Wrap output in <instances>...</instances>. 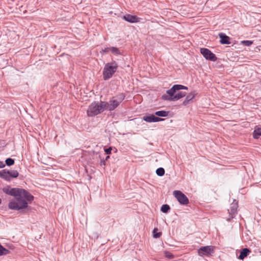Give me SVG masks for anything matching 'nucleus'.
Segmentation results:
<instances>
[{
	"label": "nucleus",
	"mask_w": 261,
	"mask_h": 261,
	"mask_svg": "<svg viewBox=\"0 0 261 261\" xmlns=\"http://www.w3.org/2000/svg\"><path fill=\"white\" fill-rule=\"evenodd\" d=\"M3 192L15 197L10 200L8 207L12 210H20L28 206V202L31 203L34 200V196L25 189L18 188H4Z\"/></svg>",
	"instance_id": "1"
},
{
	"label": "nucleus",
	"mask_w": 261,
	"mask_h": 261,
	"mask_svg": "<svg viewBox=\"0 0 261 261\" xmlns=\"http://www.w3.org/2000/svg\"><path fill=\"white\" fill-rule=\"evenodd\" d=\"M182 89L188 90V88L182 85H174L162 96V99L169 101L178 100L186 95V92L179 91Z\"/></svg>",
	"instance_id": "2"
},
{
	"label": "nucleus",
	"mask_w": 261,
	"mask_h": 261,
	"mask_svg": "<svg viewBox=\"0 0 261 261\" xmlns=\"http://www.w3.org/2000/svg\"><path fill=\"white\" fill-rule=\"evenodd\" d=\"M103 101H94L89 106L87 113L89 117H94L102 113L106 109Z\"/></svg>",
	"instance_id": "3"
},
{
	"label": "nucleus",
	"mask_w": 261,
	"mask_h": 261,
	"mask_svg": "<svg viewBox=\"0 0 261 261\" xmlns=\"http://www.w3.org/2000/svg\"><path fill=\"white\" fill-rule=\"evenodd\" d=\"M118 67V63L115 61L106 64L102 71L103 79L107 81L111 79L116 72Z\"/></svg>",
	"instance_id": "4"
},
{
	"label": "nucleus",
	"mask_w": 261,
	"mask_h": 261,
	"mask_svg": "<svg viewBox=\"0 0 261 261\" xmlns=\"http://www.w3.org/2000/svg\"><path fill=\"white\" fill-rule=\"evenodd\" d=\"M214 253V247L212 246L201 247L198 250V254L200 256H210Z\"/></svg>",
	"instance_id": "5"
},
{
	"label": "nucleus",
	"mask_w": 261,
	"mask_h": 261,
	"mask_svg": "<svg viewBox=\"0 0 261 261\" xmlns=\"http://www.w3.org/2000/svg\"><path fill=\"white\" fill-rule=\"evenodd\" d=\"M173 195L180 204L187 205L189 203L188 197L181 191H174Z\"/></svg>",
	"instance_id": "6"
},
{
	"label": "nucleus",
	"mask_w": 261,
	"mask_h": 261,
	"mask_svg": "<svg viewBox=\"0 0 261 261\" xmlns=\"http://www.w3.org/2000/svg\"><path fill=\"white\" fill-rule=\"evenodd\" d=\"M200 51V53L206 60L211 61H216L217 60V58L216 55L210 49L206 48H201Z\"/></svg>",
	"instance_id": "7"
},
{
	"label": "nucleus",
	"mask_w": 261,
	"mask_h": 261,
	"mask_svg": "<svg viewBox=\"0 0 261 261\" xmlns=\"http://www.w3.org/2000/svg\"><path fill=\"white\" fill-rule=\"evenodd\" d=\"M103 102L105 109L110 111H113L119 105L113 98L109 102L103 101Z\"/></svg>",
	"instance_id": "8"
},
{
	"label": "nucleus",
	"mask_w": 261,
	"mask_h": 261,
	"mask_svg": "<svg viewBox=\"0 0 261 261\" xmlns=\"http://www.w3.org/2000/svg\"><path fill=\"white\" fill-rule=\"evenodd\" d=\"M155 114H149L143 117L142 119L147 122H156L162 121L164 120L163 118H160L155 116Z\"/></svg>",
	"instance_id": "9"
},
{
	"label": "nucleus",
	"mask_w": 261,
	"mask_h": 261,
	"mask_svg": "<svg viewBox=\"0 0 261 261\" xmlns=\"http://www.w3.org/2000/svg\"><path fill=\"white\" fill-rule=\"evenodd\" d=\"M237 203H232L231 204L230 209L228 210L229 214V217L227 219V221H230L231 219L234 218L237 213Z\"/></svg>",
	"instance_id": "10"
},
{
	"label": "nucleus",
	"mask_w": 261,
	"mask_h": 261,
	"mask_svg": "<svg viewBox=\"0 0 261 261\" xmlns=\"http://www.w3.org/2000/svg\"><path fill=\"white\" fill-rule=\"evenodd\" d=\"M123 19L130 23L138 22L139 21V18L135 15H132L130 14L124 15Z\"/></svg>",
	"instance_id": "11"
},
{
	"label": "nucleus",
	"mask_w": 261,
	"mask_h": 261,
	"mask_svg": "<svg viewBox=\"0 0 261 261\" xmlns=\"http://www.w3.org/2000/svg\"><path fill=\"white\" fill-rule=\"evenodd\" d=\"M218 35L219 38H220V42L222 44H230L229 37L227 36L226 35H225L224 33H220Z\"/></svg>",
	"instance_id": "12"
},
{
	"label": "nucleus",
	"mask_w": 261,
	"mask_h": 261,
	"mask_svg": "<svg viewBox=\"0 0 261 261\" xmlns=\"http://www.w3.org/2000/svg\"><path fill=\"white\" fill-rule=\"evenodd\" d=\"M197 94V93L195 91H193L188 94L183 101L182 104L184 106L187 105L191 100H192L195 96Z\"/></svg>",
	"instance_id": "13"
},
{
	"label": "nucleus",
	"mask_w": 261,
	"mask_h": 261,
	"mask_svg": "<svg viewBox=\"0 0 261 261\" xmlns=\"http://www.w3.org/2000/svg\"><path fill=\"white\" fill-rule=\"evenodd\" d=\"M250 252V250L249 249L247 248H243L240 252V255L238 257V258L241 260L244 259Z\"/></svg>",
	"instance_id": "14"
},
{
	"label": "nucleus",
	"mask_w": 261,
	"mask_h": 261,
	"mask_svg": "<svg viewBox=\"0 0 261 261\" xmlns=\"http://www.w3.org/2000/svg\"><path fill=\"white\" fill-rule=\"evenodd\" d=\"M9 170L6 169L2 170L0 171V177L7 180L10 181V178L9 176Z\"/></svg>",
	"instance_id": "15"
},
{
	"label": "nucleus",
	"mask_w": 261,
	"mask_h": 261,
	"mask_svg": "<svg viewBox=\"0 0 261 261\" xmlns=\"http://www.w3.org/2000/svg\"><path fill=\"white\" fill-rule=\"evenodd\" d=\"M124 98L125 95L122 93H120L116 95V96L113 97V98H114V99H115L119 105L124 99Z\"/></svg>",
	"instance_id": "16"
},
{
	"label": "nucleus",
	"mask_w": 261,
	"mask_h": 261,
	"mask_svg": "<svg viewBox=\"0 0 261 261\" xmlns=\"http://www.w3.org/2000/svg\"><path fill=\"white\" fill-rule=\"evenodd\" d=\"M169 112L168 111L162 110L155 112L154 113V114L159 117H164L168 116L169 115Z\"/></svg>",
	"instance_id": "17"
},
{
	"label": "nucleus",
	"mask_w": 261,
	"mask_h": 261,
	"mask_svg": "<svg viewBox=\"0 0 261 261\" xmlns=\"http://www.w3.org/2000/svg\"><path fill=\"white\" fill-rule=\"evenodd\" d=\"M261 136V128L255 129L253 132V137L254 139H257Z\"/></svg>",
	"instance_id": "18"
},
{
	"label": "nucleus",
	"mask_w": 261,
	"mask_h": 261,
	"mask_svg": "<svg viewBox=\"0 0 261 261\" xmlns=\"http://www.w3.org/2000/svg\"><path fill=\"white\" fill-rule=\"evenodd\" d=\"M9 178H16L19 175V173L17 170H9Z\"/></svg>",
	"instance_id": "19"
},
{
	"label": "nucleus",
	"mask_w": 261,
	"mask_h": 261,
	"mask_svg": "<svg viewBox=\"0 0 261 261\" xmlns=\"http://www.w3.org/2000/svg\"><path fill=\"white\" fill-rule=\"evenodd\" d=\"M9 253V250L4 248L1 244H0V256L6 255Z\"/></svg>",
	"instance_id": "20"
},
{
	"label": "nucleus",
	"mask_w": 261,
	"mask_h": 261,
	"mask_svg": "<svg viewBox=\"0 0 261 261\" xmlns=\"http://www.w3.org/2000/svg\"><path fill=\"white\" fill-rule=\"evenodd\" d=\"M111 52L115 55L121 54V53L118 48L113 46L111 47Z\"/></svg>",
	"instance_id": "21"
},
{
	"label": "nucleus",
	"mask_w": 261,
	"mask_h": 261,
	"mask_svg": "<svg viewBox=\"0 0 261 261\" xmlns=\"http://www.w3.org/2000/svg\"><path fill=\"white\" fill-rule=\"evenodd\" d=\"M170 207L168 204H163L161 208V211L164 213H167L170 210Z\"/></svg>",
	"instance_id": "22"
},
{
	"label": "nucleus",
	"mask_w": 261,
	"mask_h": 261,
	"mask_svg": "<svg viewBox=\"0 0 261 261\" xmlns=\"http://www.w3.org/2000/svg\"><path fill=\"white\" fill-rule=\"evenodd\" d=\"M156 173L158 176H162L165 174V170L163 168L160 167L156 170Z\"/></svg>",
	"instance_id": "23"
},
{
	"label": "nucleus",
	"mask_w": 261,
	"mask_h": 261,
	"mask_svg": "<svg viewBox=\"0 0 261 261\" xmlns=\"http://www.w3.org/2000/svg\"><path fill=\"white\" fill-rule=\"evenodd\" d=\"M14 164V160L10 158H7L5 161V165L11 166Z\"/></svg>",
	"instance_id": "24"
},
{
	"label": "nucleus",
	"mask_w": 261,
	"mask_h": 261,
	"mask_svg": "<svg viewBox=\"0 0 261 261\" xmlns=\"http://www.w3.org/2000/svg\"><path fill=\"white\" fill-rule=\"evenodd\" d=\"M157 231H158V229L156 228H155L153 230V237L154 238H158L161 236L162 233L160 232H156Z\"/></svg>",
	"instance_id": "25"
},
{
	"label": "nucleus",
	"mask_w": 261,
	"mask_h": 261,
	"mask_svg": "<svg viewBox=\"0 0 261 261\" xmlns=\"http://www.w3.org/2000/svg\"><path fill=\"white\" fill-rule=\"evenodd\" d=\"M253 41H250V40H244L241 42V44L246 46H249L251 44H252Z\"/></svg>",
	"instance_id": "26"
},
{
	"label": "nucleus",
	"mask_w": 261,
	"mask_h": 261,
	"mask_svg": "<svg viewBox=\"0 0 261 261\" xmlns=\"http://www.w3.org/2000/svg\"><path fill=\"white\" fill-rule=\"evenodd\" d=\"M111 51V47H106L102 49L100 53L101 55H105Z\"/></svg>",
	"instance_id": "27"
},
{
	"label": "nucleus",
	"mask_w": 261,
	"mask_h": 261,
	"mask_svg": "<svg viewBox=\"0 0 261 261\" xmlns=\"http://www.w3.org/2000/svg\"><path fill=\"white\" fill-rule=\"evenodd\" d=\"M112 149V147H109L108 148L105 149V151L106 154H110L111 153Z\"/></svg>",
	"instance_id": "28"
},
{
	"label": "nucleus",
	"mask_w": 261,
	"mask_h": 261,
	"mask_svg": "<svg viewBox=\"0 0 261 261\" xmlns=\"http://www.w3.org/2000/svg\"><path fill=\"white\" fill-rule=\"evenodd\" d=\"M100 166H105L106 165V161L104 160H101L100 163Z\"/></svg>",
	"instance_id": "29"
},
{
	"label": "nucleus",
	"mask_w": 261,
	"mask_h": 261,
	"mask_svg": "<svg viewBox=\"0 0 261 261\" xmlns=\"http://www.w3.org/2000/svg\"><path fill=\"white\" fill-rule=\"evenodd\" d=\"M5 167V164L3 163V162L0 161V168H3Z\"/></svg>",
	"instance_id": "30"
},
{
	"label": "nucleus",
	"mask_w": 261,
	"mask_h": 261,
	"mask_svg": "<svg viewBox=\"0 0 261 261\" xmlns=\"http://www.w3.org/2000/svg\"><path fill=\"white\" fill-rule=\"evenodd\" d=\"M167 256L170 258H172L173 257V255L170 254V255H167Z\"/></svg>",
	"instance_id": "31"
},
{
	"label": "nucleus",
	"mask_w": 261,
	"mask_h": 261,
	"mask_svg": "<svg viewBox=\"0 0 261 261\" xmlns=\"http://www.w3.org/2000/svg\"><path fill=\"white\" fill-rule=\"evenodd\" d=\"M109 158L110 156L109 155H107L105 160L106 161Z\"/></svg>",
	"instance_id": "32"
},
{
	"label": "nucleus",
	"mask_w": 261,
	"mask_h": 261,
	"mask_svg": "<svg viewBox=\"0 0 261 261\" xmlns=\"http://www.w3.org/2000/svg\"><path fill=\"white\" fill-rule=\"evenodd\" d=\"M2 203V199L0 198V204Z\"/></svg>",
	"instance_id": "33"
}]
</instances>
